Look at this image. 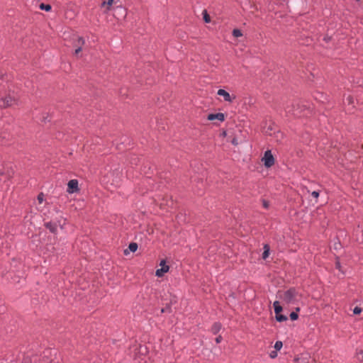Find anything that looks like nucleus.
Listing matches in <instances>:
<instances>
[{
    "label": "nucleus",
    "instance_id": "obj_1",
    "mask_svg": "<svg viewBox=\"0 0 363 363\" xmlns=\"http://www.w3.org/2000/svg\"><path fill=\"white\" fill-rule=\"evenodd\" d=\"M279 297L286 303L291 304L298 301L301 298V294L294 288H291L284 292L279 291Z\"/></svg>",
    "mask_w": 363,
    "mask_h": 363
},
{
    "label": "nucleus",
    "instance_id": "obj_2",
    "mask_svg": "<svg viewBox=\"0 0 363 363\" xmlns=\"http://www.w3.org/2000/svg\"><path fill=\"white\" fill-rule=\"evenodd\" d=\"M16 102V99L10 95L0 99V108H6L12 106Z\"/></svg>",
    "mask_w": 363,
    "mask_h": 363
},
{
    "label": "nucleus",
    "instance_id": "obj_3",
    "mask_svg": "<svg viewBox=\"0 0 363 363\" xmlns=\"http://www.w3.org/2000/svg\"><path fill=\"white\" fill-rule=\"evenodd\" d=\"M262 161L264 162V164L266 167L269 168L274 165V158L272 154L271 150H267L264 152V157L262 158Z\"/></svg>",
    "mask_w": 363,
    "mask_h": 363
},
{
    "label": "nucleus",
    "instance_id": "obj_4",
    "mask_svg": "<svg viewBox=\"0 0 363 363\" xmlns=\"http://www.w3.org/2000/svg\"><path fill=\"white\" fill-rule=\"evenodd\" d=\"M67 191L69 194H73L79 191L78 181L77 179H71L67 184Z\"/></svg>",
    "mask_w": 363,
    "mask_h": 363
},
{
    "label": "nucleus",
    "instance_id": "obj_5",
    "mask_svg": "<svg viewBox=\"0 0 363 363\" xmlns=\"http://www.w3.org/2000/svg\"><path fill=\"white\" fill-rule=\"evenodd\" d=\"M300 108V104L298 102H293L291 104L287 106L286 111L290 113L294 116H298L301 111H298Z\"/></svg>",
    "mask_w": 363,
    "mask_h": 363
},
{
    "label": "nucleus",
    "instance_id": "obj_6",
    "mask_svg": "<svg viewBox=\"0 0 363 363\" xmlns=\"http://www.w3.org/2000/svg\"><path fill=\"white\" fill-rule=\"evenodd\" d=\"M217 94L218 95L223 96L224 100L228 102H232L236 98L235 95L231 96L228 92L222 89H218Z\"/></svg>",
    "mask_w": 363,
    "mask_h": 363
},
{
    "label": "nucleus",
    "instance_id": "obj_7",
    "mask_svg": "<svg viewBox=\"0 0 363 363\" xmlns=\"http://www.w3.org/2000/svg\"><path fill=\"white\" fill-rule=\"evenodd\" d=\"M160 266L162 267L160 269L156 270L155 275L158 277H161L163 274L169 271V266L165 264L164 260H162L160 262Z\"/></svg>",
    "mask_w": 363,
    "mask_h": 363
},
{
    "label": "nucleus",
    "instance_id": "obj_8",
    "mask_svg": "<svg viewBox=\"0 0 363 363\" xmlns=\"http://www.w3.org/2000/svg\"><path fill=\"white\" fill-rule=\"evenodd\" d=\"M85 40L82 37H79L77 40L74 42V45L77 47V49L74 51V54H79L82 50V46L84 45Z\"/></svg>",
    "mask_w": 363,
    "mask_h": 363
},
{
    "label": "nucleus",
    "instance_id": "obj_9",
    "mask_svg": "<svg viewBox=\"0 0 363 363\" xmlns=\"http://www.w3.org/2000/svg\"><path fill=\"white\" fill-rule=\"evenodd\" d=\"M208 120L209 121H213V120H218L220 121H223L225 120V116L222 113H211L207 117Z\"/></svg>",
    "mask_w": 363,
    "mask_h": 363
},
{
    "label": "nucleus",
    "instance_id": "obj_10",
    "mask_svg": "<svg viewBox=\"0 0 363 363\" xmlns=\"http://www.w3.org/2000/svg\"><path fill=\"white\" fill-rule=\"evenodd\" d=\"M45 226L46 228L49 229V230L52 233H57V225L56 223H52V222H48L45 223Z\"/></svg>",
    "mask_w": 363,
    "mask_h": 363
},
{
    "label": "nucleus",
    "instance_id": "obj_11",
    "mask_svg": "<svg viewBox=\"0 0 363 363\" xmlns=\"http://www.w3.org/2000/svg\"><path fill=\"white\" fill-rule=\"evenodd\" d=\"M113 4V0H107V1H103L101 3V7H106L104 13H106L111 10V7Z\"/></svg>",
    "mask_w": 363,
    "mask_h": 363
},
{
    "label": "nucleus",
    "instance_id": "obj_12",
    "mask_svg": "<svg viewBox=\"0 0 363 363\" xmlns=\"http://www.w3.org/2000/svg\"><path fill=\"white\" fill-rule=\"evenodd\" d=\"M222 325L220 323H215L212 328H211V332L213 334H217L221 329Z\"/></svg>",
    "mask_w": 363,
    "mask_h": 363
},
{
    "label": "nucleus",
    "instance_id": "obj_13",
    "mask_svg": "<svg viewBox=\"0 0 363 363\" xmlns=\"http://www.w3.org/2000/svg\"><path fill=\"white\" fill-rule=\"evenodd\" d=\"M269 250H270V248H269V245L265 244L264 245V252H263L262 256L263 259H266L269 257Z\"/></svg>",
    "mask_w": 363,
    "mask_h": 363
},
{
    "label": "nucleus",
    "instance_id": "obj_14",
    "mask_svg": "<svg viewBox=\"0 0 363 363\" xmlns=\"http://www.w3.org/2000/svg\"><path fill=\"white\" fill-rule=\"evenodd\" d=\"M273 306L274 308V312L277 315H278V313H280L282 311V307L280 306L279 302L278 301H274Z\"/></svg>",
    "mask_w": 363,
    "mask_h": 363
},
{
    "label": "nucleus",
    "instance_id": "obj_15",
    "mask_svg": "<svg viewBox=\"0 0 363 363\" xmlns=\"http://www.w3.org/2000/svg\"><path fill=\"white\" fill-rule=\"evenodd\" d=\"M296 363H313V361H309L306 357H299L296 359Z\"/></svg>",
    "mask_w": 363,
    "mask_h": 363
},
{
    "label": "nucleus",
    "instance_id": "obj_16",
    "mask_svg": "<svg viewBox=\"0 0 363 363\" xmlns=\"http://www.w3.org/2000/svg\"><path fill=\"white\" fill-rule=\"evenodd\" d=\"M128 249L130 252H135L138 249V244L136 242L130 243Z\"/></svg>",
    "mask_w": 363,
    "mask_h": 363
},
{
    "label": "nucleus",
    "instance_id": "obj_17",
    "mask_svg": "<svg viewBox=\"0 0 363 363\" xmlns=\"http://www.w3.org/2000/svg\"><path fill=\"white\" fill-rule=\"evenodd\" d=\"M276 320L279 322H283L286 321L287 320V317L284 315H281L280 313H278V315L276 314Z\"/></svg>",
    "mask_w": 363,
    "mask_h": 363
},
{
    "label": "nucleus",
    "instance_id": "obj_18",
    "mask_svg": "<svg viewBox=\"0 0 363 363\" xmlns=\"http://www.w3.org/2000/svg\"><path fill=\"white\" fill-rule=\"evenodd\" d=\"M345 102L347 103L349 105H352L354 104V99L352 96L348 95L345 96Z\"/></svg>",
    "mask_w": 363,
    "mask_h": 363
},
{
    "label": "nucleus",
    "instance_id": "obj_19",
    "mask_svg": "<svg viewBox=\"0 0 363 363\" xmlns=\"http://www.w3.org/2000/svg\"><path fill=\"white\" fill-rule=\"evenodd\" d=\"M40 9L42 10H45L46 11H49L51 10V6L50 4H40Z\"/></svg>",
    "mask_w": 363,
    "mask_h": 363
},
{
    "label": "nucleus",
    "instance_id": "obj_20",
    "mask_svg": "<svg viewBox=\"0 0 363 363\" xmlns=\"http://www.w3.org/2000/svg\"><path fill=\"white\" fill-rule=\"evenodd\" d=\"M203 20L206 23H209L211 21V18L206 10L203 11Z\"/></svg>",
    "mask_w": 363,
    "mask_h": 363
},
{
    "label": "nucleus",
    "instance_id": "obj_21",
    "mask_svg": "<svg viewBox=\"0 0 363 363\" xmlns=\"http://www.w3.org/2000/svg\"><path fill=\"white\" fill-rule=\"evenodd\" d=\"M233 35L235 38H238L242 35V33L240 30L239 29H234L233 30Z\"/></svg>",
    "mask_w": 363,
    "mask_h": 363
},
{
    "label": "nucleus",
    "instance_id": "obj_22",
    "mask_svg": "<svg viewBox=\"0 0 363 363\" xmlns=\"http://www.w3.org/2000/svg\"><path fill=\"white\" fill-rule=\"evenodd\" d=\"M273 130L272 125H269L267 128H264V132L267 135H272V131Z\"/></svg>",
    "mask_w": 363,
    "mask_h": 363
},
{
    "label": "nucleus",
    "instance_id": "obj_23",
    "mask_svg": "<svg viewBox=\"0 0 363 363\" xmlns=\"http://www.w3.org/2000/svg\"><path fill=\"white\" fill-rule=\"evenodd\" d=\"M283 346V343L281 341H277L274 345V348L276 350H280Z\"/></svg>",
    "mask_w": 363,
    "mask_h": 363
},
{
    "label": "nucleus",
    "instance_id": "obj_24",
    "mask_svg": "<svg viewBox=\"0 0 363 363\" xmlns=\"http://www.w3.org/2000/svg\"><path fill=\"white\" fill-rule=\"evenodd\" d=\"M298 318V315L297 314L296 312H291L290 313V318L292 320H297Z\"/></svg>",
    "mask_w": 363,
    "mask_h": 363
},
{
    "label": "nucleus",
    "instance_id": "obj_25",
    "mask_svg": "<svg viewBox=\"0 0 363 363\" xmlns=\"http://www.w3.org/2000/svg\"><path fill=\"white\" fill-rule=\"evenodd\" d=\"M44 200V194L43 193H40L38 196V201H39L40 203H43Z\"/></svg>",
    "mask_w": 363,
    "mask_h": 363
},
{
    "label": "nucleus",
    "instance_id": "obj_26",
    "mask_svg": "<svg viewBox=\"0 0 363 363\" xmlns=\"http://www.w3.org/2000/svg\"><path fill=\"white\" fill-rule=\"evenodd\" d=\"M361 312H362V308H359V307H358V306L355 307V308H354V310H353V313H354V314H355V315H358V314H359Z\"/></svg>",
    "mask_w": 363,
    "mask_h": 363
},
{
    "label": "nucleus",
    "instance_id": "obj_27",
    "mask_svg": "<svg viewBox=\"0 0 363 363\" xmlns=\"http://www.w3.org/2000/svg\"><path fill=\"white\" fill-rule=\"evenodd\" d=\"M118 9L121 11L123 17L125 18V16H126L125 9L124 8H123V7H118Z\"/></svg>",
    "mask_w": 363,
    "mask_h": 363
},
{
    "label": "nucleus",
    "instance_id": "obj_28",
    "mask_svg": "<svg viewBox=\"0 0 363 363\" xmlns=\"http://www.w3.org/2000/svg\"><path fill=\"white\" fill-rule=\"evenodd\" d=\"M269 356L271 358H275L277 356V351H272L270 352Z\"/></svg>",
    "mask_w": 363,
    "mask_h": 363
},
{
    "label": "nucleus",
    "instance_id": "obj_29",
    "mask_svg": "<svg viewBox=\"0 0 363 363\" xmlns=\"http://www.w3.org/2000/svg\"><path fill=\"white\" fill-rule=\"evenodd\" d=\"M311 195L314 197V198H318L319 196V192L318 191H314L311 193Z\"/></svg>",
    "mask_w": 363,
    "mask_h": 363
},
{
    "label": "nucleus",
    "instance_id": "obj_30",
    "mask_svg": "<svg viewBox=\"0 0 363 363\" xmlns=\"http://www.w3.org/2000/svg\"><path fill=\"white\" fill-rule=\"evenodd\" d=\"M262 204H263V206L265 208H267L269 206V203L268 201H265V200H263L262 201Z\"/></svg>",
    "mask_w": 363,
    "mask_h": 363
},
{
    "label": "nucleus",
    "instance_id": "obj_31",
    "mask_svg": "<svg viewBox=\"0 0 363 363\" xmlns=\"http://www.w3.org/2000/svg\"><path fill=\"white\" fill-rule=\"evenodd\" d=\"M222 340V337L221 335H218L216 338V342L217 344L220 343Z\"/></svg>",
    "mask_w": 363,
    "mask_h": 363
},
{
    "label": "nucleus",
    "instance_id": "obj_32",
    "mask_svg": "<svg viewBox=\"0 0 363 363\" xmlns=\"http://www.w3.org/2000/svg\"><path fill=\"white\" fill-rule=\"evenodd\" d=\"M232 144L234 145H238V140L234 138L232 141H231Z\"/></svg>",
    "mask_w": 363,
    "mask_h": 363
},
{
    "label": "nucleus",
    "instance_id": "obj_33",
    "mask_svg": "<svg viewBox=\"0 0 363 363\" xmlns=\"http://www.w3.org/2000/svg\"><path fill=\"white\" fill-rule=\"evenodd\" d=\"M3 166H4L3 164H0V175L4 174V172L2 169Z\"/></svg>",
    "mask_w": 363,
    "mask_h": 363
},
{
    "label": "nucleus",
    "instance_id": "obj_34",
    "mask_svg": "<svg viewBox=\"0 0 363 363\" xmlns=\"http://www.w3.org/2000/svg\"><path fill=\"white\" fill-rule=\"evenodd\" d=\"M139 350H140V352H146V348L145 347H143L142 346H140Z\"/></svg>",
    "mask_w": 363,
    "mask_h": 363
},
{
    "label": "nucleus",
    "instance_id": "obj_35",
    "mask_svg": "<svg viewBox=\"0 0 363 363\" xmlns=\"http://www.w3.org/2000/svg\"><path fill=\"white\" fill-rule=\"evenodd\" d=\"M129 252H130V250L128 248V249L124 250L123 253L125 255H128L129 254Z\"/></svg>",
    "mask_w": 363,
    "mask_h": 363
},
{
    "label": "nucleus",
    "instance_id": "obj_36",
    "mask_svg": "<svg viewBox=\"0 0 363 363\" xmlns=\"http://www.w3.org/2000/svg\"><path fill=\"white\" fill-rule=\"evenodd\" d=\"M169 309H170V308L168 306V307H167L166 308H162V313H164V312H165V311H169Z\"/></svg>",
    "mask_w": 363,
    "mask_h": 363
},
{
    "label": "nucleus",
    "instance_id": "obj_37",
    "mask_svg": "<svg viewBox=\"0 0 363 363\" xmlns=\"http://www.w3.org/2000/svg\"><path fill=\"white\" fill-rule=\"evenodd\" d=\"M336 267L340 269V262L339 261H337L336 262Z\"/></svg>",
    "mask_w": 363,
    "mask_h": 363
},
{
    "label": "nucleus",
    "instance_id": "obj_38",
    "mask_svg": "<svg viewBox=\"0 0 363 363\" xmlns=\"http://www.w3.org/2000/svg\"><path fill=\"white\" fill-rule=\"evenodd\" d=\"M299 311H300V308H298V307L296 308V312Z\"/></svg>",
    "mask_w": 363,
    "mask_h": 363
},
{
    "label": "nucleus",
    "instance_id": "obj_39",
    "mask_svg": "<svg viewBox=\"0 0 363 363\" xmlns=\"http://www.w3.org/2000/svg\"><path fill=\"white\" fill-rule=\"evenodd\" d=\"M324 40H325V41H328V40H330V38H324Z\"/></svg>",
    "mask_w": 363,
    "mask_h": 363
},
{
    "label": "nucleus",
    "instance_id": "obj_40",
    "mask_svg": "<svg viewBox=\"0 0 363 363\" xmlns=\"http://www.w3.org/2000/svg\"><path fill=\"white\" fill-rule=\"evenodd\" d=\"M277 136H278L279 135H282V134H281V133H280L279 132H277Z\"/></svg>",
    "mask_w": 363,
    "mask_h": 363
}]
</instances>
